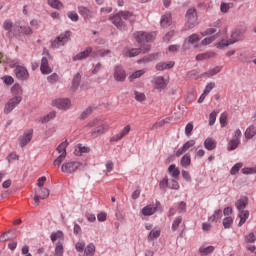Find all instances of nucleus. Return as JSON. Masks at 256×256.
Segmentation results:
<instances>
[{
	"label": "nucleus",
	"mask_w": 256,
	"mask_h": 256,
	"mask_svg": "<svg viewBox=\"0 0 256 256\" xmlns=\"http://www.w3.org/2000/svg\"><path fill=\"white\" fill-rule=\"evenodd\" d=\"M86 127H89V129H91L92 127H96L92 133H91V137L93 139H97V137H101V135H103L105 133V131H107V129H109V124H106L103 122V120H101L100 118H95L92 121H90Z\"/></svg>",
	"instance_id": "nucleus-1"
},
{
	"label": "nucleus",
	"mask_w": 256,
	"mask_h": 256,
	"mask_svg": "<svg viewBox=\"0 0 256 256\" xmlns=\"http://www.w3.org/2000/svg\"><path fill=\"white\" fill-rule=\"evenodd\" d=\"M185 30L193 29L196 25H199V17L197 16V9L189 8L185 15Z\"/></svg>",
	"instance_id": "nucleus-2"
},
{
	"label": "nucleus",
	"mask_w": 256,
	"mask_h": 256,
	"mask_svg": "<svg viewBox=\"0 0 256 256\" xmlns=\"http://www.w3.org/2000/svg\"><path fill=\"white\" fill-rule=\"evenodd\" d=\"M67 145V141H64L56 148L59 156L53 161L55 167H61V163L65 161V158L67 157Z\"/></svg>",
	"instance_id": "nucleus-3"
},
{
	"label": "nucleus",
	"mask_w": 256,
	"mask_h": 256,
	"mask_svg": "<svg viewBox=\"0 0 256 256\" xmlns=\"http://www.w3.org/2000/svg\"><path fill=\"white\" fill-rule=\"evenodd\" d=\"M241 30H235L231 34V38L229 40H222L218 44H216V47L223 49L225 47H229V45H233L239 41V37H241Z\"/></svg>",
	"instance_id": "nucleus-4"
},
{
	"label": "nucleus",
	"mask_w": 256,
	"mask_h": 256,
	"mask_svg": "<svg viewBox=\"0 0 256 256\" xmlns=\"http://www.w3.org/2000/svg\"><path fill=\"white\" fill-rule=\"evenodd\" d=\"M81 167V162L78 161H68L64 162L61 166L62 173H66L67 175H73Z\"/></svg>",
	"instance_id": "nucleus-5"
},
{
	"label": "nucleus",
	"mask_w": 256,
	"mask_h": 256,
	"mask_svg": "<svg viewBox=\"0 0 256 256\" xmlns=\"http://www.w3.org/2000/svg\"><path fill=\"white\" fill-rule=\"evenodd\" d=\"M69 37H71V32L66 31L64 34H60L55 40L51 42L52 49H59V47H63L67 41H69Z\"/></svg>",
	"instance_id": "nucleus-6"
},
{
	"label": "nucleus",
	"mask_w": 256,
	"mask_h": 256,
	"mask_svg": "<svg viewBox=\"0 0 256 256\" xmlns=\"http://www.w3.org/2000/svg\"><path fill=\"white\" fill-rule=\"evenodd\" d=\"M22 101L21 96H15L12 99H10L4 107V113L5 115H9V113H11V111H13V109H15L17 107V105H19Z\"/></svg>",
	"instance_id": "nucleus-7"
},
{
	"label": "nucleus",
	"mask_w": 256,
	"mask_h": 256,
	"mask_svg": "<svg viewBox=\"0 0 256 256\" xmlns=\"http://www.w3.org/2000/svg\"><path fill=\"white\" fill-rule=\"evenodd\" d=\"M31 139H33V129L26 130L23 135L18 138L20 147H27L29 143H31Z\"/></svg>",
	"instance_id": "nucleus-8"
},
{
	"label": "nucleus",
	"mask_w": 256,
	"mask_h": 256,
	"mask_svg": "<svg viewBox=\"0 0 256 256\" xmlns=\"http://www.w3.org/2000/svg\"><path fill=\"white\" fill-rule=\"evenodd\" d=\"M113 77L115 81H118L120 83H123L125 79H127V74L125 73V70L120 65H116L114 67V74Z\"/></svg>",
	"instance_id": "nucleus-9"
},
{
	"label": "nucleus",
	"mask_w": 256,
	"mask_h": 256,
	"mask_svg": "<svg viewBox=\"0 0 256 256\" xmlns=\"http://www.w3.org/2000/svg\"><path fill=\"white\" fill-rule=\"evenodd\" d=\"M148 51H151L150 45H144L141 48H132L131 50H128L126 52L127 57H137V55H140V53H148Z\"/></svg>",
	"instance_id": "nucleus-10"
},
{
	"label": "nucleus",
	"mask_w": 256,
	"mask_h": 256,
	"mask_svg": "<svg viewBox=\"0 0 256 256\" xmlns=\"http://www.w3.org/2000/svg\"><path fill=\"white\" fill-rule=\"evenodd\" d=\"M110 21L120 31L125 30V22L123 21V17L120 15L119 12L117 14H115L114 16L110 17Z\"/></svg>",
	"instance_id": "nucleus-11"
},
{
	"label": "nucleus",
	"mask_w": 256,
	"mask_h": 256,
	"mask_svg": "<svg viewBox=\"0 0 256 256\" xmlns=\"http://www.w3.org/2000/svg\"><path fill=\"white\" fill-rule=\"evenodd\" d=\"M15 75L20 81H27L29 79V71L23 66H16Z\"/></svg>",
	"instance_id": "nucleus-12"
},
{
	"label": "nucleus",
	"mask_w": 256,
	"mask_h": 256,
	"mask_svg": "<svg viewBox=\"0 0 256 256\" xmlns=\"http://www.w3.org/2000/svg\"><path fill=\"white\" fill-rule=\"evenodd\" d=\"M55 107H57L58 109H61L62 111H67V109H69V107H71V100L67 99V98H60L55 100Z\"/></svg>",
	"instance_id": "nucleus-13"
},
{
	"label": "nucleus",
	"mask_w": 256,
	"mask_h": 256,
	"mask_svg": "<svg viewBox=\"0 0 256 256\" xmlns=\"http://www.w3.org/2000/svg\"><path fill=\"white\" fill-rule=\"evenodd\" d=\"M131 131V126L127 125L126 127H124L122 129V131L119 134L114 135L110 141L112 143H115L117 141H121V139H123V137H125L126 135H129V132Z\"/></svg>",
	"instance_id": "nucleus-14"
},
{
	"label": "nucleus",
	"mask_w": 256,
	"mask_h": 256,
	"mask_svg": "<svg viewBox=\"0 0 256 256\" xmlns=\"http://www.w3.org/2000/svg\"><path fill=\"white\" fill-rule=\"evenodd\" d=\"M89 55H93V48L91 47H87L84 51L74 56L73 61H83V59H87Z\"/></svg>",
	"instance_id": "nucleus-15"
},
{
	"label": "nucleus",
	"mask_w": 256,
	"mask_h": 256,
	"mask_svg": "<svg viewBox=\"0 0 256 256\" xmlns=\"http://www.w3.org/2000/svg\"><path fill=\"white\" fill-rule=\"evenodd\" d=\"M78 13L85 21H87V19H93V11L89 10V8L85 6H79Z\"/></svg>",
	"instance_id": "nucleus-16"
},
{
	"label": "nucleus",
	"mask_w": 256,
	"mask_h": 256,
	"mask_svg": "<svg viewBox=\"0 0 256 256\" xmlns=\"http://www.w3.org/2000/svg\"><path fill=\"white\" fill-rule=\"evenodd\" d=\"M40 71L43 75H49L52 73L51 67H49V59L47 57H42Z\"/></svg>",
	"instance_id": "nucleus-17"
},
{
	"label": "nucleus",
	"mask_w": 256,
	"mask_h": 256,
	"mask_svg": "<svg viewBox=\"0 0 256 256\" xmlns=\"http://www.w3.org/2000/svg\"><path fill=\"white\" fill-rule=\"evenodd\" d=\"M173 67H175L174 61L159 62L158 64H156L155 69L156 71H165L167 69H173Z\"/></svg>",
	"instance_id": "nucleus-18"
},
{
	"label": "nucleus",
	"mask_w": 256,
	"mask_h": 256,
	"mask_svg": "<svg viewBox=\"0 0 256 256\" xmlns=\"http://www.w3.org/2000/svg\"><path fill=\"white\" fill-rule=\"evenodd\" d=\"M153 83L155 85V89H158L159 91L167 87V83L165 82V78L163 76L154 78Z\"/></svg>",
	"instance_id": "nucleus-19"
},
{
	"label": "nucleus",
	"mask_w": 256,
	"mask_h": 256,
	"mask_svg": "<svg viewBox=\"0 0 256 256\" xmlns=\"http://www.w3.org/2000/svg\"><path fill=\"white\" fill-rule=\"evenodd\" d=\"M154 213H157V204H150L145 206L142 209V214L147 217L149 215H153Z\"/></svg>",
	"instance_id": "nucleus-20"
},
{
	"label": "nucleus",
	"mask_w": 256,
	"mask_h": 256,
	"mask_svg": "<svg viewBox=\"0 0 256 256\" xmlns=\"http://www.w3.org/2000/svg\"><path fill=\"white\" fill-rule=\"evenodd\" d=\"M3 28L5 31H12L14 35H17V30L19 29V26L13 25V22L11 20H6L3 24Z\"/></svg>",
	"instance_id": "nucleus-21"
},
{
	"label": "nucleus",
	"mask_w": 256,
	"mask_h": 256,
	"mask_svg": "<svg viewBox=\"0 0 256 256\" xmlns=\"http://www.w3.org/2000/svg\"><path fill=\"white\" fill-rule=\"evenodd\" d=\"M109 53H111V50L99 49L93 51L91 57L93 59H99V57H106V55H109Z\"/></svg>",
	"instance_id": "nucleus-22"
},
{
	"label": "nucleus",
	"mask_w": 256,
	"mask_h": 256,
	"mask_svg": "<svg viewBox=\"0 0 256 256\" xmlns=\"http://www.w3.org/2000/svg\"><path fill=\"white\" fill-rule=\"evenodd\" d=\"M157 57H159V53H153V54H150L149 56H145L144 58L139 59L138 63L139 65H141V63H143L144 65H147V63H151V61H155Z\"/></svg>",
	"instance_id": "nucleus-23"
},
{
	"label": "nucleus",
	"mask_w": 256,
	"mask_h": 256,
	"mask_svg": "<svg viewBox=\"0 0 256 256\" xmlns=\"http://www.w3.org/2000/svg\"><path fill=\"white\" fill-rule=\"evenodd\" d=\"M79 85H81V74L77 73L72 80L71 91L75 93L79 89Z\"/></svg>",
	"instance_id": "nucleus-24"
},
{
	"label": "nucleus",
	"mask_w": 256,
	"mask_h": 256,
	"mask_svg": "<svg viewBox=\"0 0 256 256\" xmlns=\"http://www.w3.org/2000/svg\"><path fill=\"white\" fill-rule=\"evenodd\" d=\"M238 217H240V221L238 223V227H242L247 222V219H249V212L248 210L240 211L238 214Z\"/></svg>",
	"instance_id": "nucleus-25"
},
{
	"label": "nucleus",
	"mask_w": 256,
	"mask_h": 256,
	"mask_svg": "<svg viewBox=\"0 0 256 256\" xmlns=\"http://www.w3.org/2000/svg\"><path fill=\"white\" fill-rule=\"evenodd\" d=\"M248 203L249 201L247 200V198L239 199L236 201L235 207L238 209L239 213H241V211H245L243 209L247 207Z\"/></svg>",
	"instance_id": "nucleus-26"
},
{
	"label": "nucleus",
	"mask_w": 256,
	"mask_h": 256,
	"mask_svg": "<svg viewBox=\"0 0 256 256\" xmlns=\"http://www.w3.org/2000/svg\"><path fill=\"white\" fill-rule=\"evenodd\" d=\"M134 39H136L137 43H145L146 42V32L138 31L133 34Z\"/></svg>",
	"instance_id": "nucleus-27"
},
{
	"label": "nucleus",
	"mask_w": 256,
	"mask_h": 256,
	"mask_svg": "<svg viewBox=\"0 0 256 256\" xmlns=\"http://www.w3.org/2000/svg\"><path fill=\"white\" fill-rule=\"evenodd\" d=\"M204 147L208 151H213V149H215L217 147V143H215V140H213L212 138H207L204 141Z\"/></svg>",
	"instance_id": "nucleus-28"
},
{
	"label": "nucleus",
	"mask_w": 256,
	"mask_h": 256,
	"mask_svg": "<svg viewBox=\"0 0 256 256\" xmlns=\"http://www.w3.org/2000/svg\"><path fill=\"white\" fill-rule=\"evenodd\" d=\"M160 23L162 27H169V25H171V12L165 13V15L162 16Z\"/></svg>",
	"instance_id": "nucleus-29"
},
{
	"label": "nucleus",
	"mask_w": 256,
	"mask_h": 256,
	"mask_svg": "<svg viewBox=\"0 0 256 256\" xmlns=\"http://www.w3.org/2000/svg\"><path fill=\"white\" fill-rule=\"evenodd\" d=\"M168 172L174 179H178L179 175H181V172L179 171V169L177 167H175V164H172L169 166Z\"/></svg>",
	"instance_id": "nucleus-30"
},
{
	"label": "nucleus",
	"mask_w": 256,
	"mask_h": 256,
	"mask_svg": "<svg viewBox=\"0 0 256 256\" xmlns=\"http://www.w3.org/2000/svg\"><path fill=\"white\" fill-rule=\"evenodd\" d=\"M21 33L24 35H32L33 30L29 26H18L17 35H21Z\"/></svg>",
	"instance_id": "nucleus-31"
},
{
	"label": "nucleus",
	"mask_w": 256,
	"mask_h": 256,
	"mask_svg": "<svg viewBox=\"0 0 256 256\" xmlns=\"http://www.w3.org/2000/svg\"><path fill=\"white\" fill-rule=\"evenodd\" d=\"M221 217H223V211L221 209H218V210L215 211V213L212 216H210L208 218V221L210 223H213V222L221 219Z\"/></svg>",
	"instance_id": "nucleus-32"
},
{
	"label": "nucleus",
	"mask_w": 256,
	"mask_h": 256,
	"mask_svg": "<svg viewBox=\"0 0 256 256\" xmlns=\"http://www.w3.org/2000/svg\"><path fill=\"white\" fill-rule=\"evenodd\" d=\"M213 251H215L214 246L200 247L199 248L200 255H205V256L211 255V253H213Z\"/></svg>",
	"instance_id": "nucleus-33"
},
{
	"label": "nucleus",
	"mask_w": 256,
	"mask_h": 256,
	"mask_svg": "<svg viewBox=\"0 0 256 256\" xmlns=\"http://www.w3.org/2000/svg\"><path fill=\"white\" fill-rule=\"evenodd\" d=\"M241 143V140L238 138H232V140L229 143L228 151H235L237 147H239V144Z\"/></svg>",
	"instance_id": "nucleus-34"
},
{
	"label": "nucleus",
	"mask_w": 256,
	"mask_h": 256,
	"mask_svg": "<svg viewBox=\"0 0 256 256\" xmlns=\"http://www.w3.org/2000/svg\"><path fill=\"white\" fill-rule=\"evenodd\" d=\"M160 236H161L160 229L151 230L147 239H148V241H153L154 239H159Z\"/></svg>",
	"instance_id": "nucleus-35"
},
{
	"label": "nucleus",
	"mask_w": 256,
	"mask_h": 256,
	"mask_svg": "<svg viewBox=\"0 0 256 256\" xmlns=\"http://www.w3.org/2000/svg\"><path fill=\"white\" fill-rule=\"evenodd\" d=\"M182 167H189L191 165V155L189 153L185 154L181 159Z\"/></svg>",
	"instance_id": "nucleus-36"
},
{
	"label": "nucleus",
	"mask_w": 256,
	"mask_h": 256,
	"mask_svg": "<svg viewBox=\"0 0 256 256\" xmlns=\"http://www.w3.org/2000/svg\"><path fill=\"white\" fill-rule=\"evenodd\" d=\"M86 256H93L95 255V245L90 243L87 245L86 249L84 250Z\"/></svg>",
	"instance_id": "nucleus-37"
},
{
	"label": "nucleus",
	"mask_w": 256,
	"mask_h": 256,
	"mask_svg": "<svg viewBox=\"0 0 256 256\" xmlns=\"http://www.w3.org/2000/svg\"><path fill=\"white\" fill-rule=\"evenodd\" d=\"M233 7H234L233 3H225V2H223L220 5V11L222 13H228L229 9H233Z\"/></svg>",
	"instance_id": "nucleus-38"
},
{
	"label": "nucleus",
	"mask_w": 256,
	"mask_h": 256,
	"mask_svg": "<svg viewBox=\"0 0 256 256\" xmlns=\"http://www.w3.org/2000/svg\"><path fill=\"white\" fill-rule=\"evenodd\" d=\"M63 243L57 242L55 247V255L54 256H63Z\"/></svg>",
	"instance_id": "nucleus-39"
},
{
	"label": "nucleus",
	"mask_w": 256,
	"mask_h": 256,
	"mask_svg": "<svg viewBox=\"0 0 256 256\" xmlns=\"http://www.w3.org/2000/svg\"><path fill=\"white\" fill-rule=\"evenodd\" d=\"M48 4L50 7H53V9H61V7H63V3L59 0H48Z\"/></svg>",
	"instance_id": "nucleus-40"
},
{
	"label": "nucleus",
	"mask_w": 256,
	"mask_h": 256,
	"mask_svg": "<svg viewBox=\"0 0 256 256\" xmlns=\"http://www.w3.org/2000/svg\"><path fill=\"white\" fill-rule=\"evenodd\" d=\"M217 73H221V67L219 66L208 70L207 72H205V75H207V77H213V75H217Z\"/></svg>",
	"instance_id": "nucleus-41"
},
{
	"label": "nucleus",
	"mask_w": 256,
	"mask_h": 256,
	"mask_svg": "<svg viewBox=\"0 0 256 256\" xmlns=\"http://www.w3.org/2000/svg\"><path fill=\"white\" fill-rule=\"evenodd\" d=\"M199 41H201V38L197 34H192L188 37V43L191 45H196Z\"/></svg>",
	"instance_id": "nucleus-42"
},
{
	"label": "nucleus",
	"mask_w": 256,
	"mask_h": 256,
	"mask_svg": "<svg viewBox=\"0 0 256 256\" xmlns=\"http://www.w3.org/2000/svg\"><path fill=\"white\" fill-rule=\"evenodd\" d=\"M94 108L89 106L88 108H86L82 113H81V119L85 120L87 119V117H89V115H91L93 113Z\"/></svg>",
	"instance_id": "nucleus-43"
},
{
	"label": "nucleus",
	"mask_w": 256,
	"mask_h": 256,
	"mask_svg": "<svg viewBox=\"0 0 256 256\" xmlns=\"http://www.w3.org/2000/svg\"><path fill=\"white\" fill-rule=\"evenodd\" d=\"M142 75H145V69L137 70L136 72L132 73L130 76V81H134V79H139V77H142Z\"/></svg>",
	"instance_id": "nucleus-44"
},
{
	"label": "nucleus",
	"mask_w": 256,
	"mask_h": 256,
	"mask_svg": "<svg viewBox=\"0 0 256 256\" xmlns=\"http://www.w3.org/2000/svg\"><path fill=\"white\" fill-rule=\"evenodd\" d=\"M11 91H12V93H14V95H23V88L19 84H15L11 88Z\"/></svg>",
	"instance_id": "nucleus-45"
},
{
	"label": "nucleus",
	"mask_w": 256,
	"mask_h": 256,
	"mask_svg": "<svg viewBox=\"0 0 256 256\" xmlns=\"http://www.w3.org/2000/svg\"><path fill=\"white\" fill-rule=\"evenodd\" d=\"M50 239L53 242L57 241V239H63V231L58 230L56 233H52Z\"/></svg>",
	"instance_id": "nucleus-46"
},
{
	"label": "nucleus",
	"mask_w": 256,
	"mask_h": 256,
	"mask_svg": "<svg viewBox=\"0 0 256 256\" xmlns=\"http://www.w3.org/2000/svg\"><path fill=\"white\" fill-rule=\"evenodd\" d=\"M81 153H89V148L79 144L78 149L75 150V155L79 156Z\"/></svg>",
	"instance_id": "nucleus-47"
},
{
	"label": "nucleus",
	"mask_w": 256,
	"mask_h": 256,
	"mask_svg": "<svg viewBox=\"0 0 256 256\" xmlns=\"http://www.w3.org/2000/svg\"><path fill=\"white\" fill-rule=\"evenodd\" d=\"M231 225H233V218L226 217L223 220V227L224 229H231Z\"/></svg>",
	"instance_id": "nucleus-48"
},
{
	"label": "nucleus",
	"mask_w": 256,
	"mask_h": 256,
	"mask_svg": "<svg viewBox=\"0 0 256 256\" xmlns=\"http://www.w3.org/2000/svg\"><path fill=\"white\" fill-rule=\"evenodd\" d=\"M182 221H183V218L181 216L177 217L172 224V231H177V229H179V225H181Z\"/></svg>",
	"instance_id": "nucleus-49"
},
{
	"label": "nucleus",
	"mask_w": 256,
	"mask_h": 256,
	"mask_svg": "<svg viewBox=\"0 0 256 256\" xmlns=\"http://www.w3.org/2000/svg\"><path fill=\"white\" fill-rule=\"evenodd\" d=\"M56 115L57 114L55 112H50L49 114H47L42 118V123H49L51 119H55Z\"/></svg>",
	"instance_id": "nucleus-50"
},
{
	"label": "nucleus",
	"mask_w": 256,
	"mask_h": 256,
	"mask_svg": "<svg viewBox=\"0 0 256 256\" xmlns=\"http://www.w3.org/2000/svg\"><path fill=\"white\" fill-rule=\"evenodd\" d=\"M168 189H179V182L175 179H171L170 181L168 180Z\"/></svg>",
	"instance_id": "nucleus-51"
},
{
	"label": "nucleus",
	"mask_w": 256,
	"mask_h": 256,
	"mask_svg": "<svg viewBox=\"0 0 256 256\" xmlns=\"http://www.w3.org/2000/svg\"><path fill=\"white\" fill-rule=\"evenodd\" d=\"M242 173L243 175H255L256 173V167H252V168H243L242 169Z\"/></svg>",
	"instance_id": "nucleus-52"
},
{
	"label": "nucleus",
	"mask_w": 256,
	"mask_h": 256,
	"mask_svg": "<svg viewBox=\"0 0 256 256\" xmlns=\"http://www.w3.org/2000/svg\"><path fill=\"white\" fill-rule=\"evenodd\" d=\"M169 188V179L165 177L162 181L159 183V188L165 191V189Z\"/></svg>",
	"instance_id": "nucleus-53"
},
{
	"label": "nucleus",
	"mask_w": 256,
	"mask_h": 256,
	"mask_svg": "<svg viewBox=\"0 0 256 256\" xmlns=\"http://www.w3.org/2000/svg\"><path fill=\"white\" fill-rule=\"evenodd\" d=\"M243 167V163H237L235 164L232 169L230 170L231 175H237L239 173V169Z\"/></svg>",
	"instance_id": "nucleus-54"
},
{
	"label": "nucleus",
	"mask_w": 256,
	"mask_h": 256,
	"mask_svg": "<svg viewBox=\"0 0 256 256\" xmlns=\"http://www.w3.org/2000/svg\"><path fill=\"white\" fill-rule=\"evenodd\" d=\"M122 19H124L125 21H127L128 19H131L133 17V13L129 12V11H120L119 12Z\"/></svg>",
	"instance_id": "nucleus-55"
},
{
	"label": "nucleus",
	"mask_w": 256,
	"mask_h": 256,
	"mask_svg": "<svg viewBox=\"0 0 256 256\" xmlns=\"http://www.w3.org/2000/svg\"><path fill=\"white\" fill-rule=\"evenodd\" d=\"M67 17H69L74 22L79 21V14H77V12H75V11L68 12Z\"/></svg>",
	"instance_id": "nucleus-56"
},
{
	"label": "nucleus",
	"mask_w": 256,
	"mask_h": 256,
	"mask_svg": "<svg viewBox=\"0 0 256 256\" xmlns=\"http://www.w3.org/2000/svg\"><path fill=\"white\" fill-rule=\"evenodd\" d=\"M215 121H217V112L213 111L209 116V125L213 127V125H215Z\"/></svg>",
	"instance_id": "nucleus-57"
},
{
	"label": "nucleus",
	"mask_w": 256,
	"mask_h": 256,
	"mask_svg": "<svg viewBox=\"0 0 256 256\" xmlns=\"http://www.w3.org/2000/svg\"><path fill=\"white\" fill-rule=\"evenodd\" d=\"M255 240H256V236L253 232H251L247 236H245L246 243H255Z\"/></svg>",
	"instance_id": "nucleus-58"
},
{
	"label": "nucleus",
	"mask_w": 256,
	"mask_h": 256,
	"mask_svg": "<svg viewBox=\"0 0 256 256\" xmlns=\"http://www.w3.org/2000/svg\"><path fill=\"white\" fill-rule=\"evenodd\" d=\"M134 95H135L136 101H139L140 103L143 102V101H145V99H146L144 93L135 91V92H134Z\"/></svg>",
	"instance_id": "nucleus-59"
},
{
	"label": "nucleus",
	"mask_w": 256,
	"mask_h": 256,
	"mask_svg": "<svg viewBox=\"0 0 256 256\" xmlns=\"http://www.w3.org/2000/svg\"><path fill=\"white\" fill-rule=\"evenodd\" d=\"M213 89H215V83L214 82H209L206 85L205 89H204V93L206 95H208V93H211V91H213Z\"/></svg>",
	"instance_id": "nucleus-60"
},
{
	"label": "nucleus",
	"mask_w": 256,
	"mask_h": 256,
	"mask_svg": "<svg viewBox=\"0 0 256 256\" xmlns=\"http://www.w3.org/2000/svg\"><path fill=\"white\" fill-rule=\"evenodd\" d=\"M213 41H215V36H210V37L204 38L201 41V44L204 45V46L211 45V43H213Z\"/></svg>",
	"instance_id": "nucleus-61"
},
{
	"label": "nucleus",
	"mask_w": 256,
	"mask_h": 256,
	"mask_svg": "<svg viewBox=\"0 0 256 256\" xmlns=\"http://www.w3.org/2000/svg\"><path fill=\"white\" fill-rule=\"evenodd\" d=\"M156 35L157 34L155 32L146 33V43H151V41H155Z\"/></svg>",
	"instance_id": "nucleus-62"
},
{
	"label": "nucleus",
	"mask_w": 256,
	"mask_h": 256,
	"mask_svg": "<svg viewBox=\"0 0 256 256\" xmlns=\"http://www.w3.org/2000/svg\"><path fill=\"white\" fill-rule=\"evenodd\" d=\"M40 193H41L40 195L41 199H47V197H49L50 191L48 188H41Z\"/></svg>",
	"instance_id": "nucleus-63"
},
{
	"label": "nucleus",
	"mask_w": 256,
	"mask_h": 256,
	"mask_svg": "<svg viewBox=\"0 0 256 256\" xmlns=\"http://www.w3.org/2000/svg\"><path fill=\"white\" fill-rule=\"evenodd\" d=\"M193 131V123L189 122L186 127H185V133L187 135V137H189L191 135V132Z\"/></svg>",
	"instance_id": "nucleus-64"
}]
</instances>
